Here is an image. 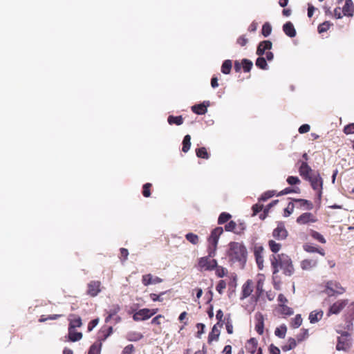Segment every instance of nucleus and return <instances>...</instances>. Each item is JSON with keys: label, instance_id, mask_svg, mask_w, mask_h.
I'll return each mask as SVG.
<instances>
[{"label": "nucleus", "instance_id": "1", "mask_svg": "<svg viewBox=\"0 0 354 354\" xmlns=\"http://www.w3.org/2000/svg\"><path fill=\"white\" fill-rule=\"evenodd\" d=\"M271 266L272 268L273 277L281 270L286 276H291L294 273V267L292 260L289 256L281 253L278 254H272L270 258Z\"/></svg>", "mask_w": 354, "mask_h": 354}, {"label": "nucleus", "instance_id": "2", "mask_svg": "<svg viewBox=\"0 0 354 354\" xmlns=\"http://www.w3.org/2000/svg\"><path fill=\"white\" fill-rule=\"evenodd\" d=\"M299 172L300 176L310 183L312 188L318 192V196H321V189L322 187V180L319 174L313 171L305 162H302Z\"/></svg>", "mask_w": 354, "mask_h": 354}, {"label": "nucleus", "instance_id": "3", "mask_svg": "<svg viewBox=\"0 0 354 354\" xmlns=\"http://www.w3.org/2000/svg\"><path fill=\"white\" fill-rule=\"evenodd\" d=\"M227 256L230 261L243 263L246 261L247 249L245 245L239 242H230Z\"/></svg>", "mask_w": 354, "mask_h": 354}, {"label": "nucleus", "instance_id": "4", "mask_svg": "<svg viewBox=\"0 0 354 354\" xmlns=\"http://www.w3.org/2000/svg\"><path fill=\"white\" fill-rule=\"evenodd\" d=\"M223 232V229L221 227H216L211 232L210 236L207 239L208 245L207 248V251L209 252L210 256H216L218 239Z\"/></svg>", "mask_w": 354, "mask_h": 354}, {"label": "nucleus", "instance_id": "5", "mask_svg": "<svg viewBox=\"0 0 354 354\" xmlns=\"http://www.w3.org/2000/svg\"><path fill=\"white\" fill-rule=\"evenodd\" d=\"M207 252V256L198 259L197 268L201 272L212 271L216 268L217 261L213 259L215 256H210L209 252Z\"/></svg>", "mask_w": 354, "mask_h": 354}, {"label": "nucleus", "instance_id": "6", "mask_svg": "<svg viewBox=\"0 0 354 354\" xmlns=\"http://www.w3.org/2000/svg\"><path fill=\"white\" fill-rule=\"evenodd\" d=\"M343 330L342 326H339V328L336 329V332L341 334V335L337 337L336 349L337 351H346L349 348L351 344L350 333Z\"/></svg>", "mask_w": 354, "mask_h": 354}, {"label": "nucleus", "instance_id": "7", "mask_svg": "<svg viewBox=\"0 0 354 354\" xmlns=\"http://www.w3.org/2000/svg\"><path fill=\"white\" fill-rule=\"evenodd\" d=\"M344 317V324L342 325V328L347 330H352L354 321V301L348 304Z\"/></svg>", "mask_w": 354, "mask_h": 354}, {"label": "nucleus", "instance_id": "8", "mask_svg": "<svg viewBox=\"0 0 354 354\" xmlns=\"http://www.w3.org/2000/svg\"><path fill=\"white\" fill-rule=\"evenodd\" d=\"M254 283L252 279H248L241 287L240 299L243 300L250 295L254 291Z\"/></svg>", "mask_w": 354, "mask_h": 354}, {"label": "nucleus", "instance_id": "9", "mask_svg": "<svg viewBox=\"0 0 354 354\" xmlns=\"http://www.w3.org/2000/svg\"><path fill=\"white\" fill-rule=\"evenodd\" d=\"M264 282H265V279L263 277H259L257 281V283L255 285V293L252 297V298L255 301H258L265 292V290L263 288Z\"/></svg>", "mask_w": 354, "mask_h": 354}, {"label": "nucleus", "instance_id": "10", "mask_svg": "<svg viewBox=\"0 0 354 354\" xmlns=\"http://www.w3.org/2000/svg\"><path fill=\"white\" fill-rule=\"evenodd\" d=\"M101 282L100 281H91L87 285L86 293L89 296L94 297L101 291Z\"/></svg>", "mask_w": 354, "mask_h": 354}, {"label": "nucleus", "instance_id": "11", "mask_svg": "<svg viewBox=\"0 0 354 354\" xmlns=\"http://www.w3.org/2000/svg\"><path fill=\"white\" fill-rule=\"evenodd\" d=\"M253 64L252 62L248 59H243L241 63L239 61L234 62V70L236 72H240L241 69V66L243 67V70L245 73H248L250 71L252 68Z\"/></svg>", "mask_w": 354, "mask_h": 354}, {"label": "nucleus", "instance_id": "12", "mask_svg": "<svg viewBox=\"0 0 354 354\" xmlns=\"http://www.w3.org/2000/svg\"><path fill=\"white\" fill-rule=\"evenodd\" d=\"M255 330L259 335H263L264 332V316L261 313H257L254 316Z\"/></svg>", "mask_w": 354, "mask_h": 354}, {"label": "nucleus", "instance_id": "13", "mask_svg": "<svg viewBox=\"0 0 354 354\" xmlns=\"http://www.w3.org/2000/svg\"><path fill=\"white\" fill-rule=\"evenodd\" d=\"M317 221L315 216L310 212H305L297 218V223L299 225H306Z\"/></svg>", "mask_w": 354, "mask_h": 354}, {"label": "nucleus", "instance_id": "14", "mask_svg": "<svg viewBox=\"0 0 354 354\" xmlns=\"http://www.w3.org/2000/svg\"><path fill=\"white\" fill-rule=\"evenodd\" d=\"M272 236L277 240H284L288 236V231L283 224H279L273 230Z\"/></svg>", "mask_w": 354, "mask_h": 354}, {"label": "nucleus", "instance_id": "15", "mask_svg": "<svg viewBox=\"0 0 354 354\" xmlns=\"http://www.w3.org/2000/svg\"><path fill=\"white\" fill-rule=\"evenodd\" d=\"M149 308H142L135 313L133 315V319L136 322L144 321L150 318Z\"/></svg>", "mask_w": 354, "mask_h": 354}, {"label": "nucleus", "instance_id": "16", "mask_svg": "<svg viewBox=\"0 0 354 354\" xmlns=\"http://www.w3.org/2000/svg\"><path fill=\"white\" fill-rule=\"evenodd\" d=\"M162 279L158 277H153L151 274H144L142 277V283L144 286H147L150 284H156L162 282Z\"/></svg>", "mask_w": 354, "mask_h": 354}, {"label": "nucleus", "instance_id": "17", "mask_svg": "<svg viewBox=\"0 0 354 354\" xmlns=\"http://www.w3.org/2000/svg\"><path fill=\"white\" fill-rule=\"evenodd\" d=\"M263 248L262 246H259L256 247L254 252L256 262L259 269H262L263 267Z\"/></svg>", "mask_w": 354, "mask_h": 354}, {"label": "nucleus", "instance_id": "18", "mask_svg": "<svg viewBox=\"0 0 354 354\" xmlns=\"http://www.w3.org/2000/svg\"><path fill=\"white\" fill-rule=\"evenodd\" d=\"M113 333V327L112 326H104L102 327L99 333L97 336V340L102 342L105 341L109 336H110Z\"/></svg>", "mask_w": 354, "mask_h": 354}, {"label": "nucleus", "instance_id": "19", "mask_svg": "<svg viewBox=\"0 0 354 354\" xmlns=\"http://www.w3.org/2000/svg\"><path fill=\"white\" fill-rule=\"evenodd\" d=\"M272 46V44L269 40L261 41L257 46V54L259 56H262L265 53V51L267 50H270Z\"/></svg>", "mask_w": 354, "mask_h": 354}, {"label": "nucleus", "instance_id": "20", "mask_svg": "<svg viewBox=\"0 0 354 354\" xmlns=\"http://www.w3.org/2000/svg\"><path fill=\"white\" fill-rule=\"evenodd\" d=\"M342 12L346 17H352L354 12V5L352 0H345Z\"/></svg>", "mask_w": 354, "mask_h": 354}, {"label": "nucleus", "instance_id": "21", "mask_svg": "<svg viewBox=\"0 0 354 354\" xmlns=\"http://www.w3.org/2000/svg\"><path fill=\"white\" fill-rule=\"evenodd\" d=\"M348 299H338L333 302V315L339 314L347 305Z\"/></svg>", "mask_w": 354, "mask_h": 354}, {"label": "nucleus", "instance_id": "22", "mask_svg": "<svg viewBox=\"0 0 354 354\" xmlns=\"http://www.w3.org/2000/svg\"><path fill=\"white\" fill-rule=\"evenodd\" d=\"M283 30L285 34L290 37H294L296 35V30L290 21H288L283 24Z\"/></svg>", "mask_w": 354, "mask_h": 354}, {"label": "nucleus", "instance_id": "23", "mask_svg": "<svg viewBox=\"0 0 354 354\" xmlns=\"http://www.w3.org/2000/svg\"><path fill=\"white\" fill-rule=\"evenodd\" d=\"M257 340L255 338L252 337L248 340L245 348L251 354H254L257 351Z\"/></svg>", "mask_w": 354, "mask_h": 354}, {"label": "nucleus", "instance_id": "24", "mask_svg": "<svg viewBox=\"0 0 354 354\" xmlns=\"http://www.w3.org/2000/svg\"><path fill=\"white\" fill-rule=\"evenodd\" d=\"M120 307L118 304L113 305L109 311H107V317L105 318V322L108 323L111 321V319L117 315V313L120 311Z\"/></svg>", "mask_w": 354, "mask_h": 354}, {"label": "nucleus", "instance_id": "25", "mask_svg": "<svg viewBox=\"0 0 354 354\" xmlns=\"http://www.w3.org/2000/svg\"><path fill=\"white\" fill-rule=\"evenodd\" d=\"M209 104H207V105H205L204 103L195 104L192 106V111L196 114L203 115L207 112V106Z\"/></svg>", "mask_w": 354, "mask_h": 354}, {"label": "nucleus", "instance_id": "26", "mask_svg": "<svg viewBox=\"0 0 354 354\" xmlns=\"http://www.w3.org/2000/svg\"><path fill=\"white\" fill-rule=\"evenodd\" d=\"M323 317L322 310H313L309 315V320L312 324L319 322Z\"/></svg>", "mask_w": 354, "mask_h": 354}, {"label": "nucleus", "instance_id": "27", "mask_svg": "<svg viewBox=\"0 0 354 354\" xmlns=\"http://www.w3.org/2000/svg\"><path fill=\"white\" fill-rule=\"evenodd\" d=\"M102 343L97 340L90 347L88 354H101Z\"/></svg>", "mask_w": 354, "mask_h": 354}, {"label": "nucleus", "instance_id": "28", "mask_svg": "<svg viewBox=\"0 0 354 354\" xmlns=\"http://www.w3.org/2000/svg\"><path fill=\"white\" fill-rule=\"evenodd\" d=\"M330 26L331 24L330 21H325L324 22L320 24L318 26L317 32L319 35H322V37H324L325 35V33H327V32L329 30Z\"/></svg>", "mask_w": 354, "mask_h": 354}, {"label": "nucleus", "instance_id": "29", "mask_svg": "<svg viewBox=\"0 0 354 354\" xmlns=\"http://www.w3.org/2000/svg\"><path fill=\"white\" fill-rule=\"evenodd\" d=\"M82 337V333L77 332L75 328H68V338L71 342H76L81 339Z\"/></svg>", "mask_w": 354, "mask_h": 354}, {"label": "nucleus", "instance_id": "30", "mask_svg": "<svg viewBox=\"0 0 354 354\" xmlns=\"http://www.w3.org/2000/svg\"><path fill=\"white\" fill-rule=\"evenodd\" d=\"M220 335V331L217 328V325H214L208 335V343L211 344L212 341H216Z\"/></svg>", "mask_w": 354, "mask_h": 354}, {"label": "nucleus", "instance_id": "31", "mask_svg": "<svg viewBox=\"0 0 354 354\" xmlns=\"http://www.w3.org/2000/svg\"><path fill=\"white\" fill-rule=\"evenodd\" d=\"M278 311L285 316H290L294 314L293 309L286 304H279Z\"/></svg>", "mask_w": 354, "mask_h": 354}, {"label": "nucleus", "instance_id": "32", "mask_svg": "<svg viewBox=\"0 0 354 354\" xmlns=\"http://www.w3.org/2000/svg\"><path fill=\"white\" fill-rule=\"evenodd\" d=\"M167 122L170 125H172V124L181 125L183 123L184 120L181 115H179V116L169 115L167 118Z\"/></svg>", "mask_w": 354, "mask_h": 354}, {"label": "nucleus", "instance_id": "33", "mask_svg": "<svg viewBox=\"0 0 354 354\" xmlns=\"http://www.w3.org/2000/svg\"><path fill=\"white\" fill-rule=\"evenodd\" d=\"M232 63L230 59L225 60L221 66V72L225 75L230 74L232 69Z\"/></svg>", "mask_w": 354, "mask_h": 354}, {"label": "nucleus", "instance_id": "34", "mask_svg": "<svg viewBox=\"0 0 354 354\" xmlns=\"http://www.w3.org/2000/svg\"><path fill=\"white\" fill-rule=\"evenodd\" d=\"M316 261L313 259H305L301 261V267L303 270H309L316 266Z\"/></svg>", "mask_w": 354, "mask_h": 354}, {"label": "nucleus", "instance_id": "35", "mask_svg": "<svg viewBox=\"0 0 354 354\" xmlns=\"http://www.w3.org/2000/svg\"><path fill=\"white\" fill-rule=\"evenodd\" d=\"M297 346L296 340L294 338H289L286 344L283 345L281 348L283 351L286 352L295 348Z\"/></svg>", "mask_w": 354, "mask_h": 354}, {"label": "nucleus", "instance_id": "36", "mask_svg": "<svg viewBox=\"0 0 354 354\" xmlns=\"http://www.w3.org/2000/svg\"><path fill=\"white\" fill-rule=\"evenodd\" d=\"M295 202L298 203L300 207H303L304 209L310 210L313 208V203L305 199H295Z\"/></svg>", "mask_w": 354, "mask_h": 354}, {"label": "nucleus", "instance_id": "37", "mask_svg": "<svg viewBox=\"0 0 354 354\" xmlns=\"http://www.w3.org/2000/svg\"><path fill=\"white\" fill-rule=\"evenodd\" d=\"M287 327L285 324L281 325L274 330V335L279 338H284L286 337Z\"/></svg>", "mask_w": 354, "mask_h": 354}, {"label": "nucleus", "instance_id": "38", "mask_svg": "<svg viewBox=\"0 0 354 354\" xmlns=\"http://www.w3.org/2000/svg\"><path fill=\"white\" fill-rule=\"evenodd\" d=\"M191 147V136L189 135H186L183 140V147L182 151L184 153H187Z\"/></svg>", "mask_w": 354, "mask_h": 354}, {"label": "nucleus", "instance_id": "39", "mask_svg": "<svg viewBox=\"0 0 354 354\" xmlns=\"http://www.w3.org/2000/svg\"><path fill=\"white\" fill-rule=\"evenodd\" d=\"M196 154L200 158L208 159L209 154L208 153L205 147H200L196 149Z\"/></svg>", "mask_w": 354, "mask_h": 354}, {"label": "nucleus", "instance_id": "40", "mask_svg": "<svg viewBox=\"0 0 354 354\" xmlns=\"http://www.w3.org/2000/svg\"><path fill=\"white\" fill-rule=\"evenodd\" d=\"M302 318L300 314L297 315L290 322V326L294 328H299L302 324Z\"/></svg>", "mask_w": 354, "mask_h": 354}, {"label": "nucleus", "instance_id": "41", "mask_svg": "<svg viewBox=\"0 0 354 354\" xmlns=\"http://www.w3.org/2000/svg\"><path fill=\"white\" fill-rule=\"evenodd\" d=\"M186 239L193 245H196L199 242V237L197 234L189 232L185 235Z\"/></svg>", "mask_w": 354, "mask_h": 354}, {"label": "nucleus", "instance_id": "42", "mask_svg": "<svg viewBox=\"0 0 354 354\" xmlns=\"http://www.w3.org/2000/svg\"><path fill=\"white\" fill-rule=\"evenodd\" d=\"M268 245L270 250L274 252V254H277L276 253H277L281 248V245L280 243H277L273 240H270L268 241Z\"/></svg>", "mask_w": 354, "mask_h": 354}, {"label": "nucleus", "instance_id": "43", "mask_svg": "<svg viewBox=\"0 0 354 354\" xmlns=\"http://www.w3.org/2000/svg\"><path fill=\"white\" fill-rule=\"evenodd\" d=\"M256 66L263 70L267 69L268 64L266 59L262 56H259L256 60Z\"/></svg>", "mask_w": 354, "mask_h": 354}, {"label": "nucleus", "instance_id": "44", "mask_svg": "<svg viewBox=\"0 0 354 354\" xmlns=\"http://www.w3.org/2000/svg\"><path fill=\"white\" fill-rule=\"evenodd\" d=\"M232 216L229 213L222 212L218 218V224L222 225L225 223H227L230 218Z\"/></svg>", "mask_w": 354, "mask_h": 354}, {"label": "nucleus", "instance_id": "45", "mask_svg": "<svg viewBox=\"0 0 354 354\" xmlns=\"http://www.w3.org/2000/svg\"><path fill=\"white\" fill-rule=\"evenodd\" d=\"M82 324V319L80 317H74L73 319H70L68 328L75 329L76 327H80Z\"/></svg>", "mask_w": 354, "mask_h": 354}, {"label": "nucleus", "instance_id": "46", "mask_svg": "<svg viewBox=\"0 0 354 354\" xmlns=\"http://www.w3.org/2000/svg\"><path fill=\"white\" fill-rule=\"evenodd\" d=\"M152 187V184L150 183H147L142 186V194L144 197L149 198L151 196V188Z\"/></svg>", "mask_w": 354, "mask_h": 354}, {"label": "nucleus", "instance_id": "47", "mask_svg": "<svg viewBox=\"0 0 354 354\" xmlns=\"http://www.w3.org/2000/svg\"><path fill=\"white\" fill-rule=\"evenodd\" d=\"M344 292L345 289L339 283H333V298L336 295L343 294Z\"/></svg>", "mask_w": 354, "mask_h": 354}, {"label": "nucleus", "instance_id": "48", "mask_svg": "<svg viewBox=\"0 0 354 354\" xmlns=\"http://www.w3.org/2000/svg\"><path fill=\"white\" fill-rule=\"evenodd\" d=\"M310 236L315 240L318 241L319 242L322 243H326V240L324 238V236L319 234V232L313 230H310Z\"/></svg>", "mask_w": 354, "mask_h": 354}, {"label": "nucleus", "instance_id": "49", "mask_svg": "<svg viewBox=\"0 0 354 354\" xmlns=\"http://www.w3.org/2000/svg\"><path fill=\"white\" fill-rule=\"evenodd\" d=\"M62 316V315H58V314L48 315V316H46V315H43L40 317L39 322H45L47 320H55V319L61 317Z\"/></svg>", "mask_w": 354, "mask_h": 354}, {"label": "nucleus", "instance_id": "50", "mask_svg": "<svg viewBox=\"0 0 354 354\" xmlns=\"http://www.w3.org/2000/svg\"><path fill=\"white\" fill-rule=\"evenodd\" d=\"M166 292V291H164L161 292L160 294L151 293L149 295V297L153 301L162 302L163 301V298L162 297V296L164 295Z\"/></svg>", "mask_w": 354, "mask_h": 354}, {"label": "nucleus", "instance_id": "51", "mask_svg": "<svg viewBox=\"0 0 354 354\" xmlns=\"http://www.w3.org/2000/svg\"><path fill=\"white\" fill-rule=\"evenodd\" d=\"M272 31V26L268 22H266L262 26V35L264 37H268L270 35Z\"/></svg>", "mask_w": 354, "mask_h": 354}, {"label": "nucleus", "instance_id": "52", "mask_svg": "<svg viewBox=\"0 0 354 354\" xmlns=\"http://www.w3.org/2000/svg\"><path fill=\"white\" fill-rule=\"evenodd\" d=\"M292 192L299 193L300 189L299 187H295V188L286 187L284 189H283L282 191H281L279 193L278 196L285 195V194H288L292 193Z\"/></svg>", "mask_w": 354, "mask_h": 354}, {"label": "nucleus", "instance_id": "53", "mask_svg": "<svg viewBox=\"0 0 354 354\" xmlns=\"http://www.w3.org/2000/svg\"><path fill=\"white\" fill-rule=\"evenodd\" d=\"M214 270L216 271V274L218 277H223L227 273L226 269L222 266H218V263H216V268H215Z\"/></svg>", "mask_w": 354, "mask_h": 354}, {"label": "nucleus", "instance_id": "54", "mask_svg": "<svg viewBox=\"0 0 354 354\" xmlns=\"http://www.w3.org/2000/svg\"><path fill=\"white\" fill-rule=\"evenodd\" d=\"M278 200H274L273 201H272L268 205V208L267 209H265L263 212L262 214H261L259 215V218L261 220H263L266 218V217L267 216V214L268 212V209L272 207V206L275 205L277 203H278Z\"/></svg>", "mask_w": 354, "mask_h": 354}, {"label": "nucleus", "instance_id": "55", "mask_svg": "<svg viewBox=\"0 0 354 354\" xmlns=\"http://www.w3.org/2000/svg\"><path fill=\"white\" fill-rule=\"evenodd\" d=\"M236 227V223L233 221H230L225 225V230L227 232H233L235 233Z\"/></svg>", "mask_w": 354, "mask_h": 354}, {"label": "nucleus", "instance_id": "56", "mask_svg": "<svg viewBox=\"0 0 354 354\" xmlns=\"http://www.w3.org/2000/svg\"><path fill=\"white\" fill-rule=\"evenodd\" d=\"M226 282L224 280H220L216 286V290L219 294H223V290L226 288Z\"/></svg>", "mask_w": 354, "mask_h": 354}, {"label": "nucleus", "instance_id": "57", "mask_svg": "<svg viewBox=\"0 0 354 354\" xmlns=\"http://www.w3.org/2000/svg\"><path fill=\"white\" fill-rule=\"evenodd\" d=\"M295 205L293 203L290 202L287 207L284 209V216H289L294 210Z\"/></svg>", "mask_w": 354, "mask_h": 354}, {"label": "nucleus", "instance_id": "58", "mask_svg": "<svg viewBox=\"0 0 354 354\" xmlns=\"http://www.w3.org/2000/svg\"><path fill=\"white\" fill-rule=\"evenodd\" d=\"M245 227H246L245 224L243 222H240L238 224L236 223V227L235 229V234H241L243 233V232L245 230Z\"/></svg>", "mask_w": 354, "mask_h": 354}, {"label": "nucleus", "instance_id": "59", "mask_svg": "<svg viewBox=\"0 0 354 354\" xmlns=\"http://www.w3.org/2000/svg\"><path fill=\"white\" fill-rule=\"evenodd\" d=\"M286 181L290 185H297L301 182L298 177L292 176H288Z\"/></svg>", "mask_w": 354, "mask_h": 354}, {"label": "nucleus", "instance_id": "60", "mask_svg": "<svg viewBox=\"0 0 354 354\" xmlns=\"http://www.w3.org/2000/svg\"><path fill=\"white\" fill-rule=\"evenodd\" d=\"M223 316H224V314H223V312L222 311V310L220 309V310H217L216 317L218 319V322L217 323L216 325H218L220 327H222L223 325Z\"/></svg>", "mask_w": 354, "mask_h": 354}, {"label": "nucleus", "instance_id": "61", "mask_svg": "<svg viewBox=\"0 0 354 354\" xmlns=\"http://www.w3.org/2000/svg\"><path fill=\"white\" fill-rule=\"evenodd\" d=\"M303 248L304 250L308 252H316L317 251H318V248L310 243L304 244Z\"/></svg>", "mask_w": 354, "mask_h": 354}, {"label": "nucleus", "instance_id": "62", "mask_svg": "<svg viewBox=\"0 0 354 354\" xmlns=\"http://www.w3.org/2000/svg\"><path fill=\"white\" fill-rule=\"evenodd\" d=\"M248 42V39L244 35L240 36L236 40V43L241 46H245Z\"/></svg>", "mask_w": 354, "mask_h": 354}, {"label": "nucleus", "instance_id": "63", "mask_svg": "<svg viewBox=\"0 0 354 354\" xmlns=\"http://www.w3.org/2000/svg\"><path fill=\"white\" fill-rule=\"evenodd\" d=\"M134 351H135V348H134L133 345L129 344L124 348L122 354H133Z\"/></svg>", "mask_w": 354, "mask_h": 354}, {"label": "nucleus", "instance_id": "64", "mask_svg": "<svg viewBox=\"0 0 354 354\" xmlns=\"http://www.w3.org/2000/svg\"><path fill=\"white\" fill-rule=\"evenodd\" d=\"M344 132L346 134H351L354 133V123L347 124L344 128Z\"/></svg>", "mask_w": 354, "mask_h": 354}]
</instances>
